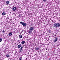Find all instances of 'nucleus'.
Segmentation results:
<instances>
[{"label": "nucleus", "mask_w": 60, "mask_h": 60, "mask_svg": "<svg viewBox=\"0 0 60 60\" xmlns=\"http://www.w3.org/2000/svg\"><path fill=\"white\" fill-rule=\"evenodd\" d=\"M19 17H20V15H19Z\"/></svg>", "instance_id": "nucleus-18"}, {"label": "nucleus", "mask_w": 60, "mask_h": 60, "mask_svg": "<svg viewBox=\"0 0 60 60\" xmlns=\"http://www.w3.org/2000/svg\"><path fill=\"white\" fill-rule=\"evenodd\" d=\"M54 27H58L60 26V24L58 23H55L54 24Z\"/></svg>", "instance_id": "nucleus-1"}, {"label": "nucleus", "mask_w": 60, "mask_h": 60, "mask_svg": "<svg viewBox=\"0 0 60 60\" xmlns=\"http://www.w3.org/2000/svg\"><path fill=\"white\" fill-rule=\"evenodd\" d=\"M25 41H23L21 42V43L22 44H25Z\"/></svg>", "instance_id": "nucleus-10"}, {"label": "nucleus", "mask_w": 60, "mask_h": 60, "mask_svg": "<svg viewBox=\"0 0 60 60\" xmlns=\"http://www.w3.org/2000/svg\"><path fill=\"white\" fill-rule=\"evenodd\" d=\"M34 30V28L32 27H30L29 29V30L28 31V32L29 33H32V31H33Z\"/></svg>", "instance_id": "nucleus-2"}, {"label": "nucleus", "mask_w": 60, "mask_h": 60, "mask_svg": "<svg viewBox=\"0 0 60 60\" xmlns=\"http://www.w3.org/2000/svg\"><path fill=\"white\" fill-rule=\"evenodd\" d=\"M20 24H21L23 26H26V23H24V22H20Z\"/></svg>", "instance_id": "nucleus-3"}, {"label": "nucleus", "mask_w": 60, "mask_h": 60, "mask_svg": "<svg viewBox=\"0 0 60 60\" xmlns=\"http://www.w3.org/2000/svg\"><path fill=\"white\" fill-rule=\"evenodd\" d=\"M5 14H6V13L4 12H3L2 13V15H3V16H4V15H5Z\"/></svg>", "instance_id": "nucleus-11"}, {"label": "nucleus", "mask_w": 60, "mask_h": 60, "mask_svg": "<svg viewBox=\"0 0 60 60\" xmlns=\"http://www.w3.org/2000/svg\"><path fill=\"white\" fill-rule=\"evenodd\" d=\"M12 34V32L10 33L9 34V36H11Z\"/></svg>", "instance_id": "nucleus-9"}, {"label": "nucleus", "mask_w": 60, "mask_h": 60, "mask_svg": "<svg viewBox=\"0 0 60 60\" xmlns=\"http://www.w3.org/2000/svg\"><path fill=\"white\" fill-rule=\"evenodd\" d=\"M58 40V38L57 37L55 38L54 40V42H56Z\"/></svg>", "instance_id": "nucleus-4"}, {"label": "nucleus", "mask_w": 60, "mask_h": 60, "mask_svg": "<svg viewBox=\"0 0 60 60\" xmlns=\"http://www.w3.org/2000/svg\"><path fill=\"white\" fill-rule=\"evenodd\" d=\"M46 0H43V1L44 2V3H45V2H46Z\"/></svg>", "instance_id": "nucleus-15"}, {"label": "nucleus", "mask_w": 60, "mask_h": 60, "mask_svg": "<svg viewBox=\"0 0 60 60\" xmlns=\"http://www.w3.org/2000/svg\"><path fill=\"white\" fill-rule=\"evenodd\" d=\"M40 48L39 47H38V48H35V49L36 50H40Z\"/></svg>", "instance_id": "nucleus-8"}, {"label": "nucleus", "mask_w": 60, "mask_h": 60, "mask_svg": "<svg viewBox=\"0 0 60 60\" xmlns=\"http://www.w3.org/2000/svg\"><path fill=\"white\" fill-rule=\"evenodd\" d=\"M21 45L20 44L18 45V48H20L21 47Z\"/></svg>", "instance_id": "nucleus-7"}, {"label": "nucleus", "mask_w": 60, "mask_h": 60, "mask_svg": "<svg viewBox=\"0 0 60 60\" xmlns=\"http://www.w3.org/2000/svg\"><path fill=\"white\" fill-rule=\"evenodd\" d=\"M9 56H10V55H9L8 54H7L6 55V57L8 58L9 57Z\"/></svg>", "instance_id": "nucleus-12"}, {"label": "nucleus", "mask_w": 60, "mask_h": 60, "mask_svg": "<svg viewBox=\"0 0 60 60\" xmlns=\"http://www.w3.org/2000/svg\"><path fill=\"white\" fill-rule=\"evenodd\" d=\"M23 48V46H22V47H21V48L20 49H19L20 50H21L20 51V52H19L20 53H21V50H22Z\"/></svg>", "instance_id": "nucleus-6"}, {"label": "nucleus", "mask_w": 60, "mask_h": 60, "mask_svg": "<svg viewBox=\"0 0 60 60\" xmlns=\"http://www.w3.org/2000/svg\"><path fill=\"white\" fill-rule=\"evenodd\" d=\"M6 3L7 4H9V3H10V1H7L6 2Z\"/></svg>", "instance_id": "nucleus-13"}, {"label": "nucleus", "mask_w": 60, "mask_h": 60, "mask_svg": "<svg viewBox=\"0 0 60 60\" xmlns=\"http://www.w3.org/2000/svg\"><path fill=\"white\" fill-rule=\"evenodd\" d=\"M19 37L21 38H22V35H19Z\"/></svg>", "instance_id": "nucleus-14"}, {"label": "nucleus", "mask_w": 60, "mask_h": 60, "mask_svg": "<svg viewBox=\"0 0 60 60\" xmlns=\"http://www.w3.org/2000/svg\"><path fill=\"white\" fill-rule=\"evenodd\" d=\"M0 41L1 42V41H2V38H0Z\"/></svg>", "instance_id": "nucleus-16"}, {"label": "nucleus", "mask_w": 60, "mask_h": 60, "mask_svg": "<svg viewBox=\"0 0 60 60\" xmlns=\"http://www.w3.org/2000/svg\"><path fill=\"white\" fill-rule=\"evenodd\" d=\"M5 32V31H4V30H3V31H2L3 33H4Z\"/></svg>", "instance_id": "nucleus-17"}, {"label": "nucleus", "mask_w": 60, "mask_h": 60, "mask_svg": "<svg viewBox=\"0 0 60 60\" xmlns=\"http://www.w3.org/2000/svg\"><path fill=\"white\" fill-rule=\"evenodd\" d=\"M49 60H50V59H49Z\"/></svg>", "instance_id": "nucleus-19"}, {"label": "nucleus", "mask_w": 60, "mask_h": 60, "mask_svg": "<svg viewBox=\"0 0 60 60\" xmlns=\"http://www.w3.org/2000/svg\"><path fill=\"white\" fill-rule=\"evenodd\" d=\"M13 10L15 11L17 10V8L16 7H14L12 8Z\"/></svg>", "instance_id": "nucleus-5"}]
</instances>
